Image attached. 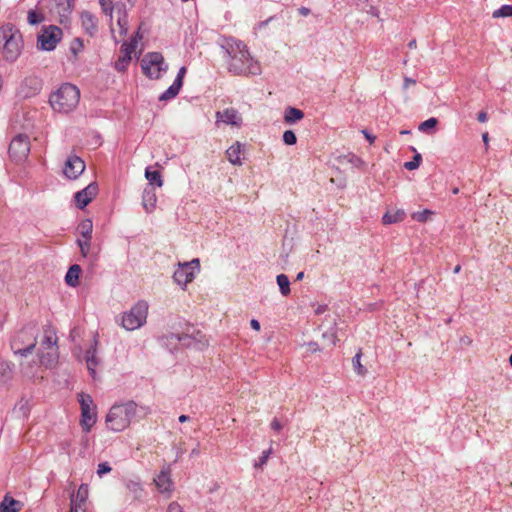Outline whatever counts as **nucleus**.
Returning <instances> with one entry per match:
<instances>
[{
	"mask_svg": "<svg viewBox=\"0 0 512 512\" xmlns=\"http://www.w3.org/2000/svg\"><path fill=\"white\" fill-rule=\"evenodd\" d=\"M181 88L182 85L179 84L178 81H174L173 84L159 96V101H168L175 98L179 94Z\"/></svg>",
	"mask_w": 512,
	"mask_h": 512,
	"instance_id": "c756f323",
	"label": "nucleus"
},
{
	"mask_svg": "<svg viewBox=\"0 0 512 512\" xmlns=\"http://www.w3.org/2000/svg\"><path fill=\"white\" fill-rule=\"evenodd\" d=\"M493 18L510 17L512 16V5H503L495 10L492 14Z\"/></svg>",
	"mask_w": 512,
	"mask_h": 512,
	"instance_id": "ea45409f",
	"label": "nucleus"
},
{
	"mask_svg": "<svg viewBox=\"0 0 512 512\" xmlns=\"http://www.w3.org/2000/svg\"><path fill=\"white\" fill-rule=\"evenodd\" d=\"M271 428L275 431H280L282 428V425L278 419L274 418L273 421L271 422Z\"/></svg>",
	"mask_w": 512,
	"mask_h": 512,
	"instance_id": "bf43d9fd",
	"label": "nucleus"
},
{
	"mask_svg": "<svg viewBox=\"0 0 512 512\" xmlns=\"http://www.w3.org/2000/svg\"><path fill=\"white\" fill-rule=\"evenodd\" d=\"M350 163L356 167H359L361 166L364 162L361 158L355 156V155H352L351 158H350Z\"/></svg>",
	"mask_w": 512,
	"mask_h": 512,
	"instance_id": "6e6d98bb",
	"label": "nucleus"
},
{
	"mask_svg": "<svg viewBox=\"0 0 512 512\" xmlns=\"http://www.w3.org/2000/svg\"><path fill=\"white\" fill-rule=\"evenodd\" d=\"M118 25L120 26L122 32L126 33L127 31V15L124 12L122 17L118 18Z\"/></svg>",
	"mask_w": 512,
	"mask_h": 512,
	"instance_id": "3c124183",
	"label": "nucleus"
},
{
	"mask_svg": "<svg viewBox=\"0 0 512 512\" xmlns=\"http://www.w3.org/2000/svg\"><path fill=\"white\" fill-rule=\"evenodd\" d=\"M218 121H222L226 124L239 126L242 122V118L239 116L238 111L234 108H227L224 111H218L216 113Z\"/></svg>",
	"mask_w": 512,
	"mask_h": 512,
	"instance_id": "dca6fc26",
	"label": "nucleus"
},
{
	"mask_svg": "<svg viewBox=\"0 0 512 512\" xmlns=\"http://www.w3.org/2000/svg\"><path fill=\"white\" fill-rule=\"evenodd\" d=\"M157 202L155 187L146 186L142 193V206L146 212L150 213L154 210Z\"/></svg>",
	"mask_w": 512,
	"mask_h": 512,
	"instance_id": "f3484780",
	"label": "nucleus"
},
{
	"mask_svg": "<svg viewBox=\"0 0 512 512\" xmlns=\"http://www.w3.org/2000/svg\"><path fill=\"white\" fill-rule=\"evenodd\" d=\"M368 2V0H351V3L354 4L355 6L361 8V10H364V8H362L361 6L363 4H366Z\"/></svg>",
	"mask_w": 512,
	"mask_h": 512,
	"instance_id": "0e129e2a",
	"label": "nucleus"
},
{
	"mask_svg": "<svg viewBox=\"0 0 512 512\" xmlns=\"http://www.w3.org/2000/svg\"><path fill=\"white\" fill-rule=\"evenodd\" d=\"M404 210H397L395 212H387L382 217V222L385 225L398 223L404 220L405 218Z\"/></svg>",
	"mask_w": 512,
	"mask_h": 512,
	"instance_id": "c85d7f7f",
	"label": "nucleus"
},
{
	"mask_svg": "<svg viewBox=\"0 0 512 512\" xmlns=\"http://www.w3.org/2000/svg\"><path fill=\"white\" fill-rule=\"evenodd\" d=\"M37 325L29 323L19 330L12 338L10 346L15 354L26 356L31 353L37 343Z\"/></svg>",
	"mask_w": 512,
	"mask_h": 512,
	"instance_id": "39448f33",
	"label": "nucleus"
},
{
	"mask_svg": "<svg viewBox=\"0 0 512 512\" xmlns=\"http://www.w3.org/2000/svg\"><path fill=\"white\" fill-rule=\"evenodd\" d=\"M99 3L102 7L103 12L106 15L112 16V12H113L112 1L111 0H99Z\"/></svg>",
	"mask_w": 512,
	"mask_h": 512,
	"instance_id": "de8ad7c7",
	"label": "nucleus"
},
{
	"mask_svg": "<svg viewBox=\"0 0 512 512\" xmlns=\"http://www.w3.org/2000/svg\"><path fill=\"white\" fill-rule=\"evenodd\" d=\"M171 340H176L180 342L183 346L192 347L196 350H202L208 346V340L206 336L199 330H196L194 327L188 329V332L183 334H174L170 335Z\"/></svg>",
	"mask_w": 512,
	"mask_h": 512,
	"instance_id": "1a4fd4ad",
	"label": "nucleus"
},
{
	"mask_svg": "<svg viewBox=\"0 0 512 512\" xmlns=\"http://www.w3.org/2000/svg\"><path fill=\"white\" fill-rule=\"evenodd\" d=\"M277 284L279 286L280 292L283 296H287L290 294V281L287 275L279 274L276 277Z\"/></svg>",
	"mask_w": 512,
	"mask_h": 512,
	"instance_id": "473e14b6",
	"label": "nucleus"
},
{
	"mask_svg": "<svg viewBox=\"0 0 512 512\" xmlns=\"http://www.w3.org/2000/svg\"><path fill=\"white\" fill-rule=\"evenodd\" d=\"M433 214H434L433 211H431L429 209H424L423 211H418V212L412 213L411 217L415 221H418V222H421V223H425V222H427L430 219V217Z\"/></svg>",
	"mask_w": 512,
	"mask_h": 512,
	"instance_id": "4c0bfd02",
	"label": "nucleus"
},
{
	"mask_svg": "<svg viewBox=\"0 0 512 512\" xmlns=\"http://www.w3.org/2000/svg\"><path fill=\"white\" fill-rule=\"evenodd\" d=\"M366 12H367L368 14H370L371 16L376 17V18H378L380 21H382V20L380 19V12H379L378 8H376L375 6L370 5V6H369V9H368V10H366Z\"/></svg>",
	"mask_w": 512,
	"mask_h": 512,
	"instance_id": "864d4df0",
	"label": "nucleus"
},
{
	"mask_svg": "<svg viewBox=\"0 0 512 512\" xmlns=\"http://www.w3.org/2000/svg\"><path fill=\"white\" fill-rule=\"evenodd\" d=\"M283 142L286 145H294L297 142V137L292 130H286L283 133Z\"/></svg>",
	"mask_w": 512,
	"mask_h": 512,
	"instance_id": "37998d69",
	"label": "nucleus"
},
{
	"mask_svg": "<svg viewBox=\"0 0 512 512\" xmlns=\"http://www.w3.org/2000/svg\"><path fill=\"white\" fill-rule=\"evenodd\" d=\"M83 504H71L70 512H86L84 508H82Z\"/></svg>",
	"mask_w": 512,
	"mask_h": 512,
	"instance_id": "13d9d810",
	"label": "nucleus"
},
{
	"mask_svg": "<svg viewBox=\"0 0 512 512\" xmlns=\"http://www.w3.org/2000/svg\"><path fill=\"white\" fill-rule=\"evenodd\" d=\"M88 498V486L81 484L76 494L71 495V504H84Z\"/></svg>",
	"mask_w": 512,
	"mask_h": 512,
	"instance_id": "7c9ffc66",
	"label": "nucleus"
},
{
	"mask_svg": "<svg viewBox=\"0 0 512 512\" xmlns=\"http://www.w3.org/2000/svg\"><path fill=\"white\" fill-rule=\"evenodd\" d=\"M79 99V89L73 84L65 83L50 95L49 102L55 111L68 113L77 107Z\"/></svg>",
	"mask_w": 512,
	"mask_h": 512,
	"instance_id": "20e7f679",
	"label": "nucleus"
},
{
	"mask_svg": "<svg viewBox=\"0 0 512 512\" xmlns=\"http://www.w3.org/2000/svg\"><path fill=\"white\" fill-rule=\"evenodd\" d=\"M9 155L15 162L24 161L30 152V141L26 134L16 135L9 145Z\"/></svg>",
	"mask_w": 512,
	"mask_h": 512,
	"instance_id": "9d476101",
	"label": "nucleus"
},
{
	"mask_svg": "<svg viewBox=\"0 0 512 512\" xmlns=\"http://www.w3.org/2000/svg\"><path fill=\"white\" fill-rule=\"evenodd\" d=\"M299 13L303 16H307L309 13H310V9L306 8V7H301L299 9Z\"/></svg>",
	"mask_w": 512,
	"mask_h": 512,
	"instance_id": "774afa93",
	"label": "nucleus"
},
{
	"mask_svg": "<svg viewBox=\"0 0 512 512\" xmlns=\"http://www.w3.org/2000/svg\"><path fill=\"white\" fill-rule=\"evenodd\" d=\"M416 84V81L412 78H409V77H405L404 79V88H408L409 85H414Z\"/></svg>",
	"mask_w": 512,
	"mask_h": 512,
	"instance_id": "69168bd1",
	"label": "nucleus"
},
{
	"mask_svg": "<svg viewBox=\"0 0 512 512\" xmlns=\"http://www.w3.org/2000/svg\"><path fill=\"white\" fill-rule=\"evenodd\" d=\"M86 364L91 376L94 377L96 374L95 368L99 364V360L96 357V348L91 347L86 351Z\"/></svg>",
	"mask_w": 512,
	"mask_h": 512,
	"instance_id": "a878e982",
	"label": "nucleus"
},
{
	"mask_svg": "<svg viewBox=\"0 0 512 512\" xmlns=\"http://www.w3.org/2000/svg\"><path fill=\"white\" fill-rule=\"evenodd\" d=\"M145 177H146V179L149 182L147 186L162 187L163 179H162L160 171H158V170H151L150 167H147L146 170H145Z\"/></svg>",
	"mask_w": 512,
	"mask_h": 512,
	"instance_id": "393cba45",
	"label": "nucleus"
},
{
	"mask_svg": "<svg viewBox=\"0 0 512 512\" xmlns=\"http://www.w3.org/2000/svg\"><path fill=\"white\" fill-rule=\"evenodd\" d=\"M111 471V467L107 462L100 463L97 468V474L99 477L109 473Z\"/></svg>",
	"mask_w": 512,
	"mask_h": 512,
	"instance_id": "8fccbe9b",
	"label": "nucleus"
},
{
	"mask_svg": "<svg viewBox=\"0 0 512 512\" xmlns=\"http://www.w3.org/2000/svg\"><path fill=\"white\" fill-rule=\"evenodd\" d=\"M136 47L137 41L135 39L122 44L120 48V55L114 64V67L118 72H125L127 70L132 59L131 55L135 51Z\"/></svg>",
	"mask_w": 512,
	"mask_h": 512,
	"instance_id": "9b49d317",
	"label": "nucleus"
},
{
	"mask_svg": "<svg viewBox=\"0 0 512 512\" xmlns=\"http://www.w3.org/2000/svg\"><path fill=\"white\" fill-rule=\"evenodd\" d=\"M141 68L148 78L159 79L162 72L168 70L164 57L159 52H149L141 60Z\"/></svg>",
	"mask_w": 512,
	"mask_h": 512,
	"instance_id": "6e6552de",
	"label": "nucleus"
},
{
	"mask_svg": "<svg viewBox=\"0 0 512 512\" xmlns=\"http://www.w3.org/2000/svg\"><path fill=\"white\" fill-rule=\"evenodd\" d=\"M173 279L177 284L183 286L191 282L194 279V273L189 271V264H179V268L173 274Z\"/></svg>",
	"mask_w": 512,
	"mask_h": 512,
	"instance_id": "2eb2a0df",
	"label": "nucleus"
},
{
	"mask_svg": "<svg viewBox=\"0 0 512 512\" xmlns=\"http://www.w3.org/2000/svg\"><path fill=\"white\" fill-rule=\"evenodd\" d=\"M149 413L147 407H139L134 401L114 404L107 416L106 425L114 432L126 429L134 419L144 418Z\"/></svg>",
	"mask_w": 512,
	"mask_h": 512,
	"instance_id": "f257e3e1",
	"label": "nucleus"
},
{
	"mask_svg": "<svg viewBox=\"0 0 512 512\" xmlns=\"http://www.w3.org/2000/svg\"><path fill=\"white\" fill-rule=\"evenodd\" d=\"M437 124H438V120L434 117H431V118L425 120L424 122H422L419 125L418 129L421 132H428L429 129H434Z\"/></svg>",
	"mask_w": 512,
	"mask_h": 512,
	"instance_id": "79ce46f5",
	"label": "nucleus"
},
{
	"mask_svg": "<svg viewBox=\"0 0 512 512\" xmlns=\"http://www.w3.org/2000/svg\"><path fill=\"white\" fill-rule=\"evenodd\" d=\"M322 337L324 340H327L329 345H331V346H334L338 340L333 329H331L330 331L324 332L322 334Z\"/></svg>",
	"mask_w": 512,
	"mask_h": 512,
	"instance_id": "49530a36",
	"label": "nucleus"
},
{
	"mask_svg": "<svg viewBox=\"0 0 512 512\" xmlns=\"http://www.w3.org/2000/svg\"><path fill=\"white\" fill-rule=\"evenodd\" d=\"M304 118V112L295 107H287L284 113V121L287 124H293L297 121H300Z\"/></svg>",
	"mask_w": 512,
	"mask_h": 512,
	"instance_id": "b1692460",
	"label": "nucleus"
},
{
	"mask_svg": "<svg viewBox=\"0 0 512 512\" xmlns=\"http://www.w3.org/2000/svg\"><path fill=\"white\" fill-rule=\"evenodd\" d=\"M58 5L62 6V12H70L73 7V1L74 0H55Z\"/></svg>",
	"mask_w": 512,
	"mask_h": 512,
	"instance_id": "09e8293b",
	"label": "nucleus"
},
{
	"mask_svg": "<svg viewBox=\"0 0 512 512\" xmlns=\"http://www.w3.org/2000/svg\"><path fill=\"white\" fill-rule=\"evenodd\" d=\"M23 48V39L20 31L12 24L0 28V49L6 61L14 62Z\"/></svg>",
	"mask_w": 512,
	"mask_h": 512,
	"instance_id": "7ed1b4c3",
	"label": "nucleus"
},
{
	"mask_svg": "<svg viewBox=\"0 0 512 512\" xmlns=\"http://www.w3.org/2000/svg\"><path fill=\"white\" fill-rule=\"evenodd\" d=\"M81 21H82V26L85 29V31L89 35L93 36L94 33L97 31L96 17L89 11H84L81 13Z\"/></svg>",
	"mask_w": 512,
	"mask_h": 512,
	"instance_id": "412c9836",
	"label": "nucleus"
},
{
	"mask_svg": "<svg viewBox=\"0 0 512 512\" xmlns=\"http://www.w3.org/2000/svg\"><path fill=\"white\" fill-rule=\"evenodd\" d=\"M154 481L160 492L164 493L171 490L172 482L166 472H161Z\"/></svg>",
	"mask_w": 512,
	"mask_h": 512,
	"instance_id": "bb28decb",
	"label": "nucleus"
},
{
	"mask_svg": "<svg viewBox=\"0 0 512 512\" xmlns=\"http://www.w3.org/2000/svg\"><path fill=\"white\" fill-rule=\"evenodd\" d=\"M488 119L487 117V113L485 111H480L478 114H477V120L481 123H484L486 122Z\"/></svg>",
	"mask_w": 512,
	"mask_h": 512,
	"instance_id": "052dcab7",
	"label": "nucleus"
},
{
	"mask_svg": "<svg viewBox=\"0 0 512 512\" xmlns=\"http://www.w3.org/2000/svg\"><path fill=\"white\" fill-rule=\"evenodd\" d=\"M362 134L364 135V137L369 141L370 144H373L376 137L374 135H372L371 133H369L366 129H363L362 130Z\"/></svg>",
	"mask_w": 512,
	"mask_h": 512,
	"instance_id": "4d7b16f0",
	"label": "nucleus"
},
{
	"mask_svg": "<svg viewBox=\"0 0 512 512\" xmlns=\"http://www.w3.org/2000/svg\"><path fill=\"white\" fill-rule=\"evenodd\" d=\"M45 20L42 12L30 9L27 13V21L30 25H38Z\"/></svg>",
	"mask_w": 512,
	"mask_h": 512,
	"instance_id": "c9c22d12",
	"label": "nucleus"
},
{
	"mask_svg": "<svg viewBox=\"0 0 512 512\" xmlns=\"http://www.w3.org/2000/svg\"><path fill=\"white\" fill-rule=\"evenodd\" d=\"M187 263L189 264V268L193 266V267H196L199 269V267H200V261L198 258H195L191 262H187Z\"/></svg>",
	"mask_w": 512,
	"mask_h": 512,
	"instance_id": "338daca9",
	"label": "nucleus"
},
{
	"mask_svg": "<svg viewBox=\"0 0 512 512\" xmlns=\"http://www.w3.org/2000/svg\"><path fill=\"white\" fill-rule=\"evenodd\" d=\"M78 401L80 403L81 409L95 407L93 405V399H92V397L89 394H85L83 392L79 393L78 394Z\"/></svg>",
	"mask_w": 512,
	"mask_h": 512,
	"instance_id": "58836bf2",
	"label": "nucleus"
},
{
	"mask_svg": "<svg viewBox=\"0 0 512 512\" xmlns=\"http://www.w3.org/2000/svg\"><path fill=\"white\" fill-rule=\"evenodd\" d=\"M271 452H272L271 448H269L268 450L263 451L262 455L259 457V460L255 463L254 466L256 468L263 467L267 463V460H268Z\"/></svg>",
	"mask_w": 512,
	"mask_h": 512,
	"instance_id": "a18cd8bd",
	"label": "nucleus"
},
{
	"mask_svg": "<svg viewBox=\"0 0 512 512\" xmlns=\"http://www.w3.org/2000/svg\"><path fill=\"white\" fill-rule=\"evenodd\" d=\"M77 229L84 239L92 238L93 223L90 219L82 220Z\"/></svg>",
	"mask_w": 512,
	"mask_h": 512,
	"instance_id": "2f4dec72",
	"label": "nucleus"
},
{
	"mask_svg": "<svg viewBox=\"0 0 512 512\" xmlns=\"http://www.w3.org/2000/svg\"><path fill=\"white\" fill-rule=\"evenodd\" d=\"M124 486L126 489V502L132 504L134 502H139L143 499L145 492L140 482L134 480H125Z\"/></svg>",
	"mask_w": 512,
	"mask_h": 512,
	"instance_id": "4468645a",
	"label": "nucleus"
},
{
	"mask_svg": "<svg viewBox=\"0 0 512 512\" xmlns=\"http://www.w3.org/2000/svg\"><path fill=\"white\" fill-rule=\"evenodd\" d=\"M95 408H83L81 409V426L83 430L89 432L93 425L96 423V412Z\"/></svg>",
	"mask_w": 512,
	"mask_h": 512,
	"instance_id": "6ab92c4d",
	"label": "nucleus"
},
{
	"mask_svg": "<svg viewBox=\"0 0 512 512\" xmlns=\"http://www.w3.org/2000/svg\"><path fill=\"white\" fill-rule=\"evenodd\" d=\"M84 170V161L80 157L73 155L66 160L63 172L67 178L76 179L84 172Z\"/></svg>",
	"mask_w": 512,
	"mask_h": 512,
	"instance_id": "ddd939ff",
	"label": "nucleus"
},
{
	"mask_svg": "<svg viewBox=\"0 0 512 512\" xmlns=\"http://www.w3.org/2000/svg\"><path fill=\"white\" fill-rule=\"evenodd\" d=\"M168 512H183V510L178 503L172 502L168 506Z\"/></svg>",
	"mask_w": 512,
	"mask_h": 512,
	"instance_id": "5fc2aeb1",
	"label": "nucleus"
},
{
	"mask_svg": "<svg viewBox=\"0 0 512 512\" xmlns=\"http://www.w3.org/2000/svg\"><path fill=\"white\" fill-rule=\"evenodd\" d=\"M230 60L228 70L234 75H259L261 67L250 56L247 46L241 41H235L226 48Z\"/></svg>",
	"mask_w": 512,
	"mask_h": 512,
	"instance_id": "f03ea898",
	"label": "nucleus"
},
{
	"mask_svg": "<svg viewBox=\"0 0 512 512\" xmlns=\"http://www.w3.org/2000/svg\"><path fill=\"white\" fill-rule=\"evenodd\" d=\"M362 351L361 349L356 353V355L352 359V365L354 371L360 375L365 376L367 373V369L361 364Z\"/></svg>",
	"mask_w": 512,
	"mask_h": 512,
	"instance_id": "f704fd0d",
	"label": "nucleus"
},
{
	"mask_svg": "<svg viewBox=\"0 0 512 512\" xmlns=\"http://www.w3.org/2000/svg\"><path fill=\"white\" fill-rule=\"evenodd\" d=\"M422 162V156L421 154L419 153H416L414 156H413V159L411 161H408V162H405L404 163V167L407 169V170H415L417 169L420 164Z\"/></svg>",
	"mask_w": 512,
	"mask_h": 512,
	"instance_id": "a19ab883",
	"label": "nucleus"
},
{
	"mask_svg": "<svg viewBox=\"0 0 512 512\" xmlns=\"http://www.w3.org/2000/svg\"><path fill=\"white\" fill-rule=\"evenodd\" d=\"M63 38V31L56 25H44L37 35L36 47L42 51H53Z\"/></svg>",
	"mask_w": 512,
	"mask_h": 512,
	"instance_id": "0eeeda50",
	"label": "nucleus"
},
{
	"mask_svg": "<svg viewBox=\"0 0 512 512\" xmlns=\"http://www.w3.org/2000/svg\"><path fill=\"white\" fill-rule=\"evenodd\" d=\"M98 185L96 182L90 183L84 189L74 195V201L79 209H84L97 195Z\"/></svg>",
	"mask_w": 512,
	"mask_h": 512,
	"instance_id": "f8f14e48",
	"label": "nucleus"
},
{
	"mask_svg": "<svg viewBox=\"0 0 512 512\" xmlns=\"http://www.w3.org/2000/svg\"><path fill=\"white\" fill-rule=\"evenodd\" d=\"M308 347L311 352H316L320 350L319 345L316 342L308 343Z\"/></svg>",
	"mask_w": 512,
	"mask_h": 512,
	"instance_id": "e2e57ef3",
	"label": "nucleus"
},
{
	"mask_svg": "<svg viewBox=\"0 0 512 512\" xmlns=\"http://www.w3.org/2000/svg\"><path fill=\"white\" fill-rule=\"evenodd\" d=\"M83 48H84V44H83V40L81 38L76 37L71 41L69 50H70L71 54L73 55L74 61L77 60L78 54L80 52H82Z\"/></svg>",
	"mask_w": 512,
	"mask_h": 512,
	"instance_id": "e433bc0d",
	"label": "nucleus"
},
{
	"mask_svg": "<svg viewBox=\"0 0 512 512\" xmlns=\"http://www.w3.org/2000/svg\"><path fill=\"white\" fill-rule=\"evenodd\" d=\"M81 271L82 269L78 264L71 265L65 275L66 284L70 287L78 286Z\"/></svg>",
	"mask_w": 512,
	"mask_h": 512,
	"instance_id": "4be33fe9",
	"label": "nucleus"
},
{
	"mask_svg": "<svg viewBox=\"0 0 512 512\" xmlns=\"http://www.w3.org/2000/svg\"><path fill=\"white\" fill-rule=\"evenodd\" d=\"M12 376V368L9 362L0 359V383L7 382Z\"/></svg>",
	"mask_w": 512,
	"mask_h": 512,
	"instance_id": "72a5a7b5",
	"label": "nucleus"
},
{
	"mask_svg": "<svg viewBox=\"0 0 512 512\" xmlns=\"http://www.w3.org/2000/svg\"><path fill=\"white\" fill-rule=\"evenodd\" d=\"M22 507V503L14 498L6 495L0 504V512H18Z\"/></svg>",
	"mask_w": 512,
	"mask_h": 512,
	"instance_id": "5701e85b",
	"label": "nucleus"
},
{
	"mask_svg": "<svg viewBox=\"0 0 512 512\" xmlns=\"http://www.w3.org/2000/svg\"><path fill=\"white\" fill-rule=\"evenodd\" d=\"M227 158L228 160L234 164V165H241V144L239 142H236L234 145L230 146L227 151Z\"/></svg>",
	"mask_w": 512,
	"mask_h": 512,
	"instance_id": "cd10ccee",
	"label": "nucleus"
},
{
	"mask_svg": "<svg viewBox=\"0 0 512 512\" xmlns=\"http://www.w3.org/2000/svg\"><path fill=\"white\" fill-rule=\"evenodd\" d=\"M39 361L46 368H52L58 363V349L38 351Z\"/></svg>",
	"mask_w": 512,
	"mask_h": 512,
	"instance_id": "a211bd4d",
	"label": "nucleus"
},
{
	"mask_svg": "<svg viewBox=\"0 0 512 512\" xmlns=\"http://www.w3.org/2000/svg\"><path fill=\"white\" fill-rule=\"evenodd\" d=\"M250 325H251V328H252V329H254V330H256V331H259V330H260V323H259V321H258V320H256V319H252V320L250 321Z\"/></svg>",
	"mask_w": 512,
	"mask_h": 512,
	"instance_id": "680f3d73",
	"label": "nucleus"
},
{
	"mask_svg": "<svg viewBox=\"0 0 512 512\" xmlns=\"http://www.w3.org/2000/svg\"><path fill=\"white\" fill-rule=\"evenodd\" d=\"M186 71H187V70H186V67H184V66H183V67H181V68L179 69V71H178V73H177V76H176V78H175V80H174V81H178V82H179V84H181V85L183 86V79H184V76H185V74H186Z\"/></svg>",
	"mask_w": 512,
	"mask_h": 512,
	"instance_id": "603ef678",
	"label": "nucleus"
},
{
	"mask_svg": "<svg viewBox=\"0 0 512 512\" xmlns=\"http://www.w3.org/2000/svg\"><path fill=\"white\" fill-rule=\"evenodd\" d=\"M39 349H42V350L58 349L56 334L52 329H50V327H46L44 329V335L40 342Z\"/></svg>",
	"mask_w": 512,
	"mask_h": 512,
	"instance_id": "aec40b11",
	"label": "nucleus"
},
{
	"mask_svg": "<svg viewBox=\"0 0 512 512\" xmlns=\"http://www.w3.org/2000/svg\"><path fill=\"white\" fill-rule=\"evenodd\" d=\"M148 314V303L144 300L138 301L128 312L122 316V326L129 331L140 328L146 323Z\"/></svg>",
	"mask_w": 512,
	"mask_h": 512,
	"instance_id": "423d86ee",
	"label": "nucleus"
},
{
	"mask_svg": "<svg viewBox=\"0 0 512 512\" xmlns=\"http://www.w3.org/2000/svg\"><path fill=\"white\" fill-rule=\"evenodd\" d=\"M90 241L91 239H84V240H81V239H78L77 240V244L81 250V254L86 257L89 250H90Z\"/></svg>",
	"mask_w": 512,
	"mask_h": 512,
	"instance_id": "c03bdc74",
	"label": "nucleus"
}]
</instances>
